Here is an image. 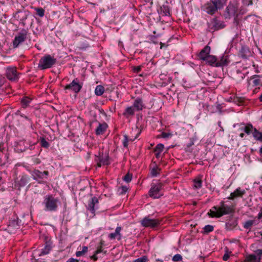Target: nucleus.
Instances as JSON below:
<instances>
[{
	"instance_id": "nucleus-34",
	"label": "nucleus",
	"mask_w": 262,
	"mask_h": 262,
	"mask_svg": "<svg viewBox=\"0 0 262 262\" xmlns=\"http://www.w3.org/2000/svg\"><path fill=\"white\" fill-rule=\"evenodd\" d=\"M160 169L157 167H155L153 168L150 171L151 175L152 177H156L159 173Z\"/></svg>"
},
{
	"instance_id": "nucleus-13",
	"label": "nucleus",
	"mask_w": 262,
	"mask_h": 262,
	"mask_svg": "<svg viewBox=\"0 0 262 262\" xmlns=\"http://www.w3.org/2000/svg\"><path fill=\"white\" fill-rule=\"evenodd\" d=\"M210 52V47L208 46H206L203 49H202L199 55V58L203 60H205L207 57L209 55Z\"/></svg>"
},
{
	"instance_id": "nucleus-37",
	"label": "nucleus",
	"mask_w": 262,
	"mask_h": 262,
	"mask_svg": "<svg viewBox=\"0 0 262 262\" xmlns=\"http://www.w3.org/2000/svg\"><path fill=\"white\" fill-rule=\"evenodd\" d=\"M133 141V140L132 139H128L127 136L126 135L124 136V140L123 142V146L125 147H127L128 145V142L129 141Z\"/></svg>"
},
{
	"instance_id": "nucleus-30",
	"label": "nucleus",
	"mask_w": 262,
	"mask_h": 262,
	"mask_svg": "<svg viewBox=\"0 0 262 262\" xmlns=\"http://www.w3.org/2000/svg\"><path fill=\"white\" fill-rule=\"evenodd\" d=\"M255 223V220H248L244 224V227L246 229L250 228Z\"/></svg>"
},
{
	"instance_id": "nucleus-15",
	"label": "nucleus",
	"mask_w": 262,
	"mask_h": 262,
	"mask_svg": "<svg viewBox=\"0 0 262 262\" xmlns=\"http://www.w3.org/2000/svg\"><path fill=\"white\" fill-rule=\"evenodd\" d=\"M108 154L106 153L104 155L103 154L101 156L99 160V162L97 163V165L98 167H101V165H108L109 164V160H108Z\"/></svg>"
},
{
	"instance_id": "nucleus-42",
	"label": "nucleus",
	"mask_w": 262,
	"mask_h": 262,
	"mask_svg": "<svg viewBox=\"0 0 262 262\" xmlns=\"http://www.w3.org/2000/svg\"><path fill=\"white\" fill-rule=\"evenodd\" d=\"M253 0H243L244 3L247 6L251 5L253 4Z\"/></svg>"
},
{
	"instance_id": "nucleus-21",
	"label": "nucleus",
	"mask_w": 262,
	"mask_h": 262,
	"mask_svg": "<svg viewBox=\"0 0 262 262\" xmlns=\"http://www.w3.org/2000/svg\"><path fill=\"white\" fill-rule=\"evenodd\" d=\"M135 111L136 110L133 106H128L125 110L123 113V115L126 117H128L130 116L134 115Z\"/></svg>"
},
{
	"instance_id": "nucleus-1",
	"label": "nucleus",
	"mask_w": 262,
	"mask_h": 262,
	"mask_svg": "<svg viewBox=\"0 0 262 262\" xmlns=\"http://www.w3.org/2000/svg\"><path fill=\"white\" fill-rule=\"evenodd\" d=\"M233 211V209L230 206L225 205L224 202H221L219 207H213L208 213L211 217H220L222 216L229 214Z\"/></svg>"
},
{
	"instance_id": "nucleus-36",
	"label": "nucleus",
	"mask_w": 262,
	"mask_h": 262,
	"mask_svg": "<svg viewBox=\"0 0 262 262\" xmlns=\"http://www.w3.org/2000/svg\"><path fill=\"white\" fill-rule=\"evenodd\" d=\"M123 180L126 182H129L132 179V174L127 173L123 178Z\"/></svg>"
},
{
	"instance_id": "nucleus-33",
	"label": "nucleus",
	"mask_w": 262,
	"mask_h": 262,
	"mask_svg": "<svg viewBox=\"0 0 262 262\" xmlns=\"http://www.w3.org/2000/svg\"><path fill=\"white\" fill-rule=\"evenodd\" d=\"M35 10L36 12V14L39 16L40 17L43 16L45 14V11L42 8H36Z\"/></svg>"
},
{
	"instance_id": "nucleus-20",
	"label": "nucleus",
	"mask_w": 262,
	"mask_h": 262,
	"mask_svg": "<svg viewBox=\"0 0 262 262\" xmlns=\"http://www.w3.org/2000/svg\"><path fill=\"white\" fill-rule=\"evenodd\" d=\"M212 1L217 10L222 9L226 4V0H212Z\"/></svg>"
},
{
	"instance_id": "nucleus-43",
	"label": "nucleus",
	"mask_w": 262,
	"mask_h": 262,
	"mask_svg": "<svg viewBox=\"0 0 262 262\" xmlns=\"http://www.w3.org/2000/svg\"><path fill=\"white\" fill-rule=\"evenodd\" d=\"M255 253L256 254L257 257H260L261 258V256L262 255V249H258L255 251Z\"/></svg>"
},
{
	"instance_id": "nucleus-38",
	"label": "nucleus",
	"mask_w": 262,
	"mask_h": 262,
	"mask_svg": "<svg viewBox=\"0 0 262 262\" xmlns=\"http://www.w3.org/2000/svg\"><path fill=\"white\" fill-rule=\"evenodd\" d=\"M182 260V256L180 254H176L172 257V260L174 261H178Z\"/></svg>"
},
{
	"instance_id": "nucleus-11",
	"label": "nucleus",
	"mask_w": 262,
	"mask_h": 262,
	"mask_svg": "<svg viewBox=\"0 0 262 262\" xmlns=\"http://www.w3.org/2000/svg\"><path fill=\"white\" fill-rule=\"evenodd\" d=\"M122 228L121 227H117L115 231V232L111 233L108 234V237L110 239H117L118 241L121 239V231Z\"/></svg>"
},
{
	"instance_id": "nucleus-39",
	"label": "nucleus",
	"mask_w": 262,
	"mask_h": 262,
	"mask_svg": "<svg viewBox=\"0 0 262 262\" xmlns=\"http://www.w3.org/2000/svg\"><path fill=\"white\" fill-rule=\"evenodd\" d=\"M41 145L42 147L48 148L49 143L45 139L42 138L41 140Z\"/></svg>"
},
{
	"instance_id": "nucleus-19",
	"label": "nucleus",
	"mask_w": 262,
	"mask_h": 262,
	"mask_svg": "<svg viewBox=\"0 0 262 262\" xmlns=\"http://www.w3.org/2000/svg\"><path fill=\"white\" fill-rule=\"evenodd\" d=\"M229 63L228 57L226 55H223L220 60H217V63L215 64V67H222L227 65Z\"/></svg>"
},
{
	"instance_id": "nucleus-24",
	"label": "nucleus",
	"mask_w": 262,
	"mask_h": 262,
	"mask_svg": "<svg viewBox=\"0 0 262 262\" xmlns=\"http://www.w3.org/2000/svg\"><path fill=\"white\" fill-rule=\"evenodd\" d=\"M106 124H99V126L96 129V133L97 135H101L106 130Z\"/></svg>"
},
{
	"instance_id": "nucleus-49",
	"label": "nucleus",
	"mask_w": 262,
	"mask_h": 262,
	"mask_svg": "<svg viewBox=\"0 0 262 262\" xmlns=\"http://www.w3.org/2000/svg\"><path fill=\"white\" fill-rule=\"evenodd\" d=\"M258 219H261L262 218V207L260 208L259 212L257 216Z\"/></svg>"
},
{
	"instance_id": "nucleus-27",
	"label": "nucleus",
	"mask_w": 262,
	"mask_h": 262,
	"mask_svg": "<svg viewBox=\"0 0 262 262\" xmlns=\"http://www.w3.org/2000/svg\"><path fill=\"white\" fill-rule=\"evenodd\" d=\"M51 249V248L49 245H46L44 248L42 249L41 252L38 254V255L41 256L48 254L50 252Z\"/></svg>"
},
{
	"instance_id": "nucleus-14",
	"label": "nucleus",
	"mask_w": 262,
	"mask_h": 262,
	"mask_svg": "<svg viewBox=\"0 0 262 262\" xmlns=\"http://www.w3.org/2000/svg\"><path fill=\"white\" fill-rule=\"evenodd\" d=\"M32 174L33 177V179L37 180L38 179H43L44 175L46 176H48L49 172L48 171L41 172L38 170H34L33 171Z\"/></svg>"
},
{
	"instance_id": "nucleus-2",
	"label": "nucleus",
	"mask_w": 262,
	"mask_h": 262,
	"mask_svg": "<svg viewBox=\"0 0 262 262\" xmlns=\"http://www.w3.org/2000/svg\"><path fill=\"white\" fill-rule=\"evenodd\" d=\"M59 202L57 198H54L51 194L45 196L43 204L45 206V210L47 211H55L57 210L58 204Z\"/></svg>"
},
{
	"instance_id": "nucleus-9",
	"label": "nucleus",
	"mask_w": 262,
	"mask_h": 262,
	"mask_svg": "<svg viewBox=\"0 0 262 262\" xmlns=\"http://www.w3.org/2000/svg\"><path fill=\"white\" fill-rule=\"evenodd\" d=\"M237 9L232 4H229L226 9L225 17L226 18H230L235 15Z\"/></svg>"
},
{
	"instance_id": "nucleus-4",
	"label": "nucleus",
	"mask_w": 262,
	"mask_h": 262,
	"mask_svg": "<svg viewBox=\"0 0 262 262\" xmlns=\"http://www.w3.org/2000/svg\"><path fill=\"white\" fill-rule=\"evenodd\" d=\"M28 32L26 30H23L16 35L13 40V44L14 48H17L21 43L23 42L27 38Z\"/></svg>"
},
{
	"instance_id": "nucleus-23",
	"label": "nucleus",
	"mask_w": 262,
	"mask_h": 262,
	"mask_svg": "<svg viewBox=\"0 0 262 262\" xmlns=\"http://www.w3.org/2000/svg\"><path fill=\"white\" fill-rule=\"evenodd\" d=\"M253 137L258 141L262 142V133L259 132L255 128H254L252 132Z\"/></svg>"
},
{
	"instance_id": "nucleus-29",
	"label": "nucleus",
	"mask_w": 262,
	"mask_h": 262,
	"mask_svg": "<svg viewBox=\"0 0 262 262\" xmlns=\"http://www.w3.org/2000/svg\"><path fill=\"white\" fill-rule=\"evenodd\" d=\"M193 186L196 189L200 188L202 187V180L200 178H197L193 181Z\"/></svg>"
},
{
	"instance_id": "nucleus-50",
	"label": "nucleus",
	"mask_w": 262,
	"mask_h": 262,
	"mask_svg": "<svg viewBox=\"0 0 262 262\" xmlns=\"http://www.w3.org/2000/svg\"><path fill=\"white\" fill-rule=\"evenodd\" d=\"M96 254H96V253H95V254H94L93 255H92V256L91 257V259H93L95 260H97V259H98V258H97V256H96Z\"/></svg>"
},
{
	"instance_id": "nucleus-40",
	"label": "nucleus",
	"mask_w": 262,
	"mask_h": 262,
	"mask_svg": "<svg viewBox=\"0 0 262 262\" xmlns=\"http://www.w3.org/2000/svg\"><path fill=\"white\" fill-rule=\"evenodd\" d=\"M147 257L145 256H144L137 259L136 260H135L134 262H147Z\"/></svg>"
},
{
	"instance_id": "nucleus-26",
	"label": "nucleus",
	"mask_w": 262,
	"mask_h": 262,
	"mask_svg": "<svg viewBox=\"0 0 262 262\" xmlns=\"http://www.w3.org/2000/svg\"><path fill=\"white\" fill-rule=\"evenodd\" d=\"M88 251V247L83 246L82 248V250L77 251L75 253V255L77 257L84 256L87 253Z\"/></svg>"
},
{
	"instance_id": "nucleus-52",
	"label": "nucleus",
	"mask_w": 262,
	"mask_h": 262,
	"mask_svg": "<svg viewBox=\"0 0 262 262\" xmlns=\"http://www.w3.org/2000/svg\"><path fill=\"white\" fill-rule=\"evenodd\" d=\"M102 251L101 250V249H98L96 251V254H98L99 253H100Z\"/></svg>"
},
{
	"instance_id": "nucleus-6",
	"label": "nucleus",
	"mask_w": 262,
	"mask_h": 262,
	"mask_svg": "<svg viewBox=\"0 0 262 262\" xmlns=\"http://www.w3.org/2000/svg\"><path fill=\"white\" fill-rule=\"evenodd\" d=\"M161 188V184L160 183L157 184H152L150 189L149 191V195L154 199L159 198L161 196L160 190Z\"/></svg>"
},
{
	"instance_id": "nucleus-46",
	"label": "nucleus",
	"mask_w": 262,
	"mask_h": 262,
	"mask_svg": "<svg viewBox=\"0 0 262 262\" xmlns=\"http://www.w3.org/2000/svg\"><path fill=\"white\" fill-rule=\"evenodd\" d=\"M171 135L170 134L166 133H162L161 134V137L164 138H168Z\"/></svg>"
},
{
	"instance_id": "nucleus-47",
	"label": "nucleus",
	"mask_w": 262,
	"mask_h": 262,
	"mask_svg": "<svg viewBox=\"0 0 262 262\" xmlns=\"http://www.w3.org/2000/svg\"><path fill=\"white\" fill-rule=\"evenodd\" d=\"M67 262H79V260L73 258H69Z\"/></svg>"
},
{
	"instance_id": "nucleus-57",
	"label": "nucleus",
	"mask_w": 262,
	"mask_h": 262,
	"mask_svg": "<svg viewBox=\"0 0 262 262\" xmlns=\"http://www.w3.org/2000/svg\"><path fill=\"white\" fill-rule=\"evenodd\" d=\"M122 188L124 189V188H126V187H122Z\"/></svg>"
},
{
	"instance_id": "nucleus-48",
	"label": "nucleus",
	"mask_w": 262,
	"mask_h": 262,
	"mask_svg": "<svg viewBox=\"0 0 262 262\" xmlns=\"http://www.w3.org/2000/svg\"><path fill=\"white\" fill-rule=\"evenodd\" d=\"M5 82V78L2 77H0V88L4 84Z\"/></svg>"
},
{
	"instance_id": "nucleus-58",
	"label": "nucleus",
	"mask_w": 262,
	"mask_h": 262,
	"mask_svg": "<svg viewBox=\"0 0 262 262\" xmlns=\"http://www.w3.org/2000/svg\"><path fill=\"white\" fill-rule=\"evenodd\" d=\"M261 193H262V192H261Z\"/></svg>"
},
{
	"instance_id": "nucleus-45",
	"label": "nucleus",
	"mask_w": 262,
	"mask_h": 262,
	"mask_svg": "<svg viewBox=\"0 0 262 262\" xmlns=\"http://www.w3.org/2000/svg\"><path fill=\"white\" fill-rule=\"evenodd\" d=\"M141 70V66H138V67H135L134 68V71L136 73H138Z\"/></svg>"
},
{
	"instance_id": "nucleus-7",
	"label": "nucleus",
	"mask_w": 262,
	"mask_h": 262,
	"mask_svg": "<svg viewBox=\"0 0 262 262\" xmlns=\"http://www.w3.org/2000/svg\"><path fill=\"white\" fill-rule=\"evenodd\" d=\"M82 85L79 84V80L77 79H75L73 80L71 83L65 86V89L69 90L77 93L80 91Z\"/></svg>"
},
{
	"instance_id": "nucleus-28",
	"label": "nucleus",
	"mask_w": 262,
	"mask_h": 262,
	"mask_svg": "<svg viewBox=\"0 0 262 262\" xmlns=\"http://www.w3.org/2000/svg\"><path fill=\"white\" fill-rule=\"evenodd\" d=\"M254 128L251 124H248L244 127V131L247 134L249 135L251 133L252 134Z\"/></svg>"
},
{
	"instance_id": "nucleus-8",
	"label": "nucleus",
	"mask_w": 262,
	"mask_h": 262,
	"mask_svg": "<svg viewBox=\"0 0 262 262\" xmlns=\"http://www.w3.org/2000/svg\"><path fill=\"white\" fill-rule=\"evenodd\" d=\"M141 223L144 227L153 228L158 226L160 224V221L158 219H151L146 217L143 219Z\"/></svg>"
},
{
	"instance_id": "nucleus-55",
	"label": "nucleus",
	"mask_w": 262,
	"mask_h": 262,
	"mask_svg": "<svg viewBox=\"0 0 262 262\" xmlns=\"http://www.w3.org/2000/svg\"><path fill=\"white\" fill-rule=\"evenodd\" d=\"M260 152L262 154V147L260 148Z\"/></svg>"
},
{
	"instance_id": "nucleus-12",
	"label": "nucleus",
	"mask_w": 262,
	"mask_h": 262,
	"mask_svg": "<svg viewBox=\"0 0 262 262\" xmlns=\"http://www.w3.org/2000/svg\"><path fill=\"white\" fill-rule=\"evenodd\" d=\"M245 193L246 191L245 190L242 189L241 188H238L233 192L231 193L228 199L233 200L237 197H242Z\"/></svg>"
},
{
	"instance_id": "nucleus-25",
	"label": "nucleus",
	"mask_w": 262,
	"mask_h": 262,
	"mask_svg": "<svg viewBox=\"0 0 262 262\" xmlns=\"http://www.w3.org/2000/svg\"><path fill=\"white\" fill-rule=\"evenodd\" d=\"M104 92V88L102 85H97L95 90V93L97 96L102 95Z\"/></svg>"
},
{
	"instance_id": "nucleus-32",
	"label": "nucleus",
	"mask_w": 262,
	"mask_h": 262,
	"mask_svg": "<svg viewBox=\"0 0 262 262\" xmlns=\"http://www.w3.org/2000/svg\"><path fill=\"white\" fill-rule=\"evenodd\" d=\"M164 147V146L163 144L159 143L157 144V146H156L155 149V152H159L161 153V152L163 150Z\"/></svg>"
},
{
	"instance_id": "nucleus-51",
	"label": "nucleus",
	"mask_w": 262,
	"mask_h": 262,
	"mask_svg": "<svg viewBox=\"0 0 262 262\" xmlns=\"http://www.w3.org/2000/svg\"><path fill=\"white\" fill-rule=\"evenodd\" d=\"M160 154L161 153L159 152H155V155H156V158H159Z\"/></svg>"
},
{
	"instance_id": "nucleus-56",
	"label": "nucleus",
	"mask_w": 262,
	"mask_h": 262,
	"mask_svg": "<svg viewBox=\"0 0 262 262\" xmlns=\"http://www.w3.org/2000/svg\"><path fill=\"white\" fill-rule=\"evenodd\" d=\"M261 188H262V186H260L259 187V189L261 190Z\"/></svg>"
},
{
	"instance_id": "nucleus-41",
	"label": "nucleus",
	"mask_w": 262,
	"mask_h": 262,
	"mask_svg": "<svg viewBox=\"0 0 262 262\" xmlns=\"http://www.w3.org/2000/svg\"><path fill=\"white\" fill-rule=\"evenodd\" d=\"M258 76L257 75H254V77H253V79L254 80H253V83L254 84V85L255 86H257L258 85H259V83H260V79H255V77H257Z\"/></svg>"
},
{
	"instance_id": "nucleus-16",
	"label": "nucleus",
	"mask_w": 262,
	"mask_h": 262,
	"mask_svg": "<svg viewBox=\"0 0 262 262\" xmlns=\"http://www.w3.org/2000/svg\"><path fill=\"white\" fill-rule=\"evenodd\" d=\"M136 111H141L144 108L142 100L140 98L136 99L133 105Z\"/></svg>"
},
{
	"instance_id": "nucleus-54",
	"label": "nucleus",
	"mask_w": 262,
	"mask_h": 262,
	"mask_svg": "<svg viewBox=\"0 0 262 262\" xmlns=\"http://www.w3.org/2000/svg\"><path fill=\"white\" fill-rule=\"evenodd\" d=\"M239 136H240L241 138L244 137V133H241V134H240Z\"/></svg>"
},
{
	"instance_id": "nucleus-44",
	"label": "nucleus",
	"mask_w": 262,
	"mask_h": 262,
	"mask_svg": "<svg viewBox=\"0 0 262 262\" xmlns=\"http://www.w3.org/2000/svg\"><path fill=\"white\" fill-rule=\"evenodd\" d=\"M229 257H230L229 254L228 253H226L224 255V256L223 257V259L224 260L226 261L229 259Z\"/></svg>"
},
{
	"instance_id": "nucleus-18",
	"label": "nucleus",
	"mask_w": 262,
	"mask_h": 262,
	"mask_svg": "<svg viewBox=\"0 0 262 262\" xmlns=\"http://www.w3.org/2000/svg\"><path fill=\"white\" fill-rule=\"evenodd\" d=\"M204 61H206V63L212 66H215V64L217 63V60L216 57L215 56L213 55H209L207 58L204 60Z\"/></svg>"
},
{
	"instance_id": "nucleus-53",
	"label": "nucleus",
	"mask_w": 262,
	"mask_h": 262,
	"mask_svg": "<svg viewBox=\"0 0 262 262\" xmlns=\"http://www.w3.org/2000/svg\"><path fill=\"white\" fill-rule=\"evenodd\" d=\"M259 99L260 101L262 102V94L259 96Z\"/></svg>"
},
{
	"instance_id": "nucleus-31",
	"label": "nucleus",
	"mask_w": 262,
	"mask_h": 262,
	"mask_svg": "<svg viewBox=\"0 0 262 262\" xmlns=\"http://www.w3.org/2000/svg\"><path fill=\"white\" fill-rule=\"evenodd\" d=\"M31 99L28 97H25L21 99L22 105L24 107H27L29 103L31 102Z\"/></svg>"
},
{
	"instance_id": "nucleus-17",
	"label": "nucleus",
	"mask_w": 262,
	"mask_h": 262,
	"mask_svg": "<svg viewBox=\"0 0 262 262\" xmlns=\"http://www.w3.org/2000/svg\"><path fill=\"white\" fill-rule=\"evenodd\" d=\"M98 203V199L96 197H93L92 198L91 201L88 204V209L91 211L92 213L95 212V205Z\"/></svg>"
},
{
	"instance_id": "nucleus-35",
	"label": "nucleus",
	"mask_w": 262,
	"mask_h": 262,
	"mask_svg": "<svg viewBox=\"0 0 262 262\" xmlns=\"http://www.w3.org/2000/svg\"><path fill=\"white\" fill-rule=\"evenodd\" d=\"M213 227L212 226L209 225L205 226V227L204 228V231L206 233L210 232L213 231Z\"/></svg>"
},
{
	"instance_id": "nucleus-3",
	"label": "nucleus",
	"mask_w": 262,
	"mask_h": 262,
	"mask_svg": "<svg viewBox=\"0 0 262 262\" xmlns=\"http://www.w3.org/2000/svg\"><path fill=\"white\" fill-rule=\"evenodd\" d=\"M56 62V59L50 55H46L40 58L38 63V68L45 70L51 68Z\"/></svg>"
},
{
	"instance_id": "nucleus-5",
	"label": "nucleus",
	"mask_w": 262,
	"mask_h": 262,
	"mask_svg": "<svg viewBox=\"0 0 262 262\" xmlns=\"http://www.w3.org/2000/svg\"><path fill=\"white\" fill-rule=\"evenodd\" d=\"M6 75L8 79L14 81L18 78V75L15 67H8L6 71Z\"/></svg>"
},
{
	"instance_id": "nucleus-10",
	"label": "nucleus",
	"mask_w": 262,
	"mask_h": 262,
	"mask_svg": "<svg viewBox=\"0 0 262 262\" xmlns=\"http://www.w3.org/2000/svg\"><path fill=\"white\" fill-rule=\"evenodd\" d=\"M203 9L207 13L211 15L214 14L217 11L212 1L205 4L203 7Z\"/></svg>"
},
{
	"instance_id": "nucleus-22",
	"label": "nucleus",
	"mask_w": 262,
	"mask_h": 262,
	"mask_svg": "<svg viewBox=\"0 0 262 262\" xmlns=\"http://www.w3.org/2000/svg\"><path fill=\"white\" fill-rule=\"evenodd\" d=\"M261 258L257 257L256 255L249 254L246 256V260L248 262H260Z\"/></svg>"
}]
</instances>
